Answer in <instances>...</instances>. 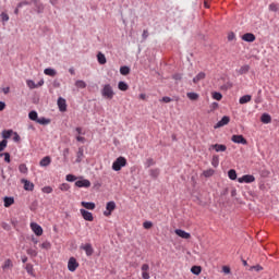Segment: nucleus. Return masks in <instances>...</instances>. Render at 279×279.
Instances as JSON below:
<instances>
[{
    "label": "nucleus",
    "instance_id": "16",
    "mask_svg": "<svg viewBox=\"0 0 279 279\" xmlns=\"http://www.w3.org/2000/svg\"><path fill=\"white\" fill-rule=\"evenodd\" d=\"M22 184H24V191H34V183L26 179L21 180Z\"/></svg>",
    "mask_w": 279,
    "mask_h": 279
},
{
    "label": "nucleus",
    "instance_id": "13",
    "mask_svg": "<svg viewBox=\"0 0 279 279\" xmlns=\"http://www.w3.org/2000/svg\"><path fill=\"white\" fill-rule=\"evenodd\" d=\"M81 250H84V252L86 253V256H90L92 254L95 253V250L93 248V244L90 243L82 245Z\"/></svg>",
    "mask_w": 279,
    "mask_h": 279
},
{
    "label": "nucleus",
    "instance_id": "61",
    "mask_svg": "<svg viewBox=\"0 0 279 279\" xmlns=\"http://www.w3.org/2000/svg\"><path fill=\"white\" fill-rule=\"evenodd\" d=\"M149 36V32H147V31H144L143 32V35H142V37L144 38V40H146V38Z\"/></svg>",
    "mask_w": 279,
    "mask_h": 279
},
{
    "label": "nucleus",
    "instance_id": "53",
    "mask_svg": "<svg viewBox=\"0 0 279 279\" xmlns=\"http://www.w3.org/2000/svg\"><path fill=\"white\" fill-rule=\"evenodd\" d=\"M160 101H163V104H171V101H173V99H171V97H169V96H165L160 99Z\"/></svg>",
    "mask_w": 279,
    "mask_h": 279
},
{
    "label": "nucleus",
    "instance_id": "5",
    "mask_svg": "<svg viewBox=\"0 0 279 279\" xmlns=\"http://www.w3.org/2000/svg\"><path fill=\"white\" fill-rule=\"evenodd\" d=\"M228 149V146L223 145V144H211L208 147V151H217L219 154V151H226Z\"/></svg>",
    "mask_w": 279,
    "mask_h": 279
},
{
    "label": "nucleus",
    "instance_id": "3",
    "mask_svg": "<svg viewBox=\"0 0 279 279\" xmlns=\"http://www.w3.org/2000/svg\"><path fill=\"white\" fill-rule=\"evenodd\" d=\"M240 184H252V182H256V178L252 174H244L242 178L238 179Z\"/></svg>",
    "mask_w": 279,
    "mask_h": 279
},
{
    "label": "nucleus",
    "instance_id": "23",
    "mask_svg": "<svg viewBox=\"0 0 279 279\" xmlns=\"http://www.w3.org/2000/svg\"><path fill=\"white\" fill-rule=\"evenodd\" d=\"M44 73L45 75H49L50 77H56V75L58 74V72H56V70L51 68L45 69Z\"/></svg>",
    "mask_w": 279,
    "mask_h": 279
},
{
    "label": "nucleus",
    "instance_id": "56",
    "mask_svg": "<svg viewBox=\"0 0 279 279\" xmlns=\"http://www.w3.org/2000/svg\"><path fill=\"white\" fill-rule=\"evenodd\" d=\"M252 269H255V271H263V268L260 265L253 266V267H251V271H252Z\"/></svg>",
    "mask_w": 279,
    "mask_h": 279
},
{
    "label": "nucleus",
    "instance_id": "25",
    "mask_svg": "<svg viewBox=\"0 0 279 279\" xmlns=\"http://www.w3.org/2000/svg\"><path fill=\"white\" fill-rule=\"evenodd\" d=\"M186 97L190 98L191 101H197V99H199V94L190 92L186 94Z\"/></svg>",
    "mask_w": 279,
    "mask_h": 279
},
{
    "label": "nucleus",
    "instance_id": "39",
    "mask_svg": "<svg viewBox=\"0 0 279 279\" xmlns=\"http://www.w3.org/2000/svg\"><path fill=\"white\" fill-rule=\"evenodd\" d=\"M121 75H130V68L124 65L120 68Z\"/></svg>",
    "mask_w": 279,
    "mask_h": 279
},
{
    "label": "nucleus",
    "instance_id": "44",
    "mask_svg": "<svg viewBox=\"0 0 279 279\" xmlns=\"http://www.w3.org/2000/svg\"><path fill=\"white\" fill-rule=\"evenodd\" d=\"M268 8H269L270 12H278V10H279L278 3H270Z\"/></svg>",
    "mask_w": 279,
    "mask_h": 279
},
{
    "label": "nucleus",
    "instance_id": "1",
    "mask_svg": "<svg viewBox=\"0 0 279 279\" xmlns=\"http://www.w3.org/2000/svg\"><path fill=\"white\" fill-rule=\"evenodd\" d=\"M100 93L104 99H114V89L110 84H105Z\"/></svg>",
    "mask_w": 279,
    "mask_h": 279
},
{
    "label": "nucleus",
    "instance_id": "40",
    "mask_svg": "<svg viewBox=\"0 0 279 279\" xmlns=\"http://www.w3.org/2000/svg\"><path fill=\"white\" fill-rule=\"evenodd\" d=\"M19 171H20V173L27 174V171H28L27 165L21 163V165L19 166Z\"/></svg>",
    "mask_w": 279,
    "mask_h": 279
},
{
    "label": "nucleus",
    "instance_id": "33",
    "mask_svg": "<svg viewBox=\"0 0 279 279\" xmlns=\"http://www.w3.org/2000/svg\"><path fill=\"white\" fill-rule=\"evenodd\" d=\"M211 165L217 169L219 167V155H214L211 158Z\"/></svg>",
    "mask_w": 279,
    "mask_h": 279
},
{
    "label": "nucleus",
    "instance_id": "20",
    "mask_svg": "<svg viewBox=\"0 0 279 279\" xmlns=\"http://www.w3.org/2000/svg\"><path fill=\"white\" fill-rule=\"evenodd\" d=\"M206 78V73L204 72H199L194 78H193V83L197 84L199 82H202V80Z\"/></svg>",
    "mask_w": 279,
    "mask_h": 279
},
{
    "label": "nucleus",
    "instance_id": "49",
    "mask_svg": "<svg viewBox=\"0 0 279 279\" xmlns=\"http://www.w3.org/2000/svg\"><path fill=\"white\" fill-rule=\"evenodd\" d=\"M5 147H8V140H2L0 142V151H3V149H5Z\"/></svg>",
    "mask_w": 279,
    "mask_h": 279
},
{
    "label": "nucleus",
    "instance_id": "8",
    "mask_svg": "<svg viewBox=\"0 0 279 279\" xmlns=\"http://www.w3.org/2000/svg\"><path fill=\"white\" fill-rule=\"evenodd\" d=\"M31 229L36 234V236H43V227L36 222L31 223Z\"/></svg>",
    "mask_w": 279,
    "mask_h": 279
},
{
    "label": "nucleus",
    "instance_id": "18",
    "mask_svg": "<svg viewBox=\"0 0 279 279\" xmlns=\"http://www.w3.org/2000/svg\"><path fill=\"white\" fill-rule=\"evenodd\" d=\"M40 167H49L51 165V157L46 156L44 157L40 162H39Z\"/></svg>",
    "mask_w": 279,
    "mask_h": 279
},
{
    "label": "nucleus",
    "instance_id": "48",
    "mask_svg": "<svg viewBox=\"0 0 279 279\" xmlns=\"http://www.w3.org/2000/svg\"><path fill=\"white\" fill-rule=\"evenodd\" d=\"M60 191H69V189H71V185H69V183H62L60 186H59Z\"/></svg>",
    "mask_w": 279,
    "mask_h": 279
},
{
    "label": "nucleus",
    "instance_id": "46",
    "mask_svg": "<svg viewBox=\"0 0 279 279\" xmlns=\"http://www.w3.org/2000/svg\"><path fill=\"white\" fill-rule=\"evenodd\" d=\"M0 16H1L2 23H8V21H10V15H8V13L5 12H2Z\"/></svg>",
    "mask_w": 279,
    "mask_h": 279
},
{
    "label": "nucleus",
    "instance_id": "21",
    "mask_svg": "<svg viewBox=\"0 0 279 279\" xmlns=\"http://www.w3.org/2000/svg\"><path fill=\"white\" fill-rule=\"evenodd\" d=\"M3 202H4V208H10V206H12L14 204V197L5 196L3 198Z\"/></svg>",
    "mask_w": 279,
    "mask_h": 279
},
{
    "label": "nucleus",
    "instance_id": "41",
    "mask_svg": "<svg viewBox=\"0 0 279 279\" xmlns=\"http://www.w3.org/2000/svg\"><path fill=\"white\" fill-rule=\"evenodd\" d=\"M228 175L230 180H236V170L234 169L229 170Z\"/></svg>",
    "mask_w": 279,
    "mask_h": 279
},
{
    "label": "nucleus",
    "instance_id": "45",
    "mask_svg": "<svg viewBox=\"0 0 279 279\" xmlns=\"http://www.w3.org/2000/svg\"><path fill=\"white\" fill-rule=\"evenodd\" d=\"M222 98L223 96L221 95V93L215 92L213 94V99H216V101H221Z\"/></svg>",
    "mask_w": 279,
    "mask_h": 279
},
{
    "label": "nucleus",
    "instance_id": "34",
    "mask_svg": "<svg viewBox=\"0 0 279 279\" xmlns=\"http://www.w3.org/2000/svg\"><path fill=\"white\" fill-rule=\"evenodd\" d=\"M28 119H31V121H38V112H36V111H31L29 113H28Z\"/></svg>",
    "mask_w": 279,
    "mask_h": 279
},
{
    "label": "nucleus",
    "instance_id": "37",
    "mask_svg": "<svg viewBox=\"0 0 279 279\" xmlns=\"http://www.w3.org/2000/svg\"><path fill=\"white\" fill-rule=\"evenodd\" d=\"M203 175H204L205 178H213V175H215V170H214V169L205 170V171L203 172Z\"/></svg>",
    "mask_w": 279,
    "mask_h": 279
},
{
    "label": "nucleus",
    "instance_id": "4",
    "mask_svg": "<svg viewBox=\"0 0 279 279\" xmlns=\"http://www.w3.org/2000/svg\"><path fill=\"white\" fill-rule=\"evenodd\" d=\"M117 203L114 201L108 202L106 205V211H104L105 217H110L112 215V211L116 210Z\"/></svg>",
    "mask_w": 279,
    "mask_h": 279
},
{
    "label": "nucleus",
    "instance_id": "63",
    "mask_svg": "<svg viewBox=\"0 0 279 279\" xmlns=\"http://www.w3.org/2000/svg\"><path fill=\"white\" fill-rule=\"evenodd\" d=\"M76 141H78V143H84L86 140L82 136H76Z\"/></svg>",
    "mask_w": 279,
    "mask_h": 279
},
{
    "label": "nucleus",
    "instance_id": "10",
    "mask_svg": "<svg viewBox=\"0 0 279 279\" xmlns=\"http://www.w3.org/2000/svg\"><path fill=\"white\" fill-rule=\"evenodd\" d=\"M80 213H81L83 219H85V221H94L95 217H93V213H90L86 209H80Z\"/></svg>",
    "mask_w": 279,
    "mask_h": 279
},
{
    "label": "nucleus",
    "instance_id": "38",
    "mask_svg": "<svg viewBox=\"0 0 279 279\" xmlns=\"http://www.w3.org/2000/svg\"><path fill=\"white\" fill-rule=\"evenodd\" d=\"M26 85L28 86V88H31L32 90H34V88H38V85H36V83L33 80H27L26 81Z\"/></svg>",
    "mask_w": 279,
    "mask_h": 279
},
{
    "label": "nucleus",
    "instance_id": "7",
    "mask_svg": "<svg viewBox=\"0 0 279 279\" xmlns=\"http://www.w3.org/2000/svg\"><path fill=\"white\" fill-rule=\"evenodd\" d=\"M231 141L238 145H247V140L243 135H232Z\"/></svg>",
    "mask_w": 279,
    "mask_h": 279
},
{
    "label": "nucleus",
    "instance_id": "15",
    "mask_svg": "<svg viewBox=\"0 0 279 279\" xmlns=\"http://www.w3.org/2000/svg\"><path fill=\"white\" fill-rule=\"evenodd\" d=\"M142 278L143 279H149V265L148 264H143L142 265Z\"/></svg>",
    "mask_w": 279,
    "mask_h": 279
},
{
    "label": "nucleus",
    "instance_id": "62",
    "mask_svg": "<svg viewBox=\"0 0 279 279\" xmlns=\"http://www.w3.org/2000/svg\"><path fill=\"white\" fill-rule=\"evenodd\" d=\"M222 270L225 274H230V267L228 266H223Z\"/></svg>",
    "mask_w": 279,
    "mask_h": 279
},
{
    "label": "nucleus",
    "instance_id": "28",
    "mask_svg": "<svg viewBox=\"0 0 279 279\" xmlns=\"http://www.w3.org/2000/svg\"><path fill=\"white\" fill-rule=\"evenodd\" d=\"M3 271H8V269H12V259H5L4 264L2 265Z\"/></svg>",
    "mask_w": 279,
    "mask_h": 279
},
{
    "label": "nucleus",
    "instance_id": "26",
    "mask_svg": "<svg viewBox=\"0 0 279 279\" xmlns=\"http://www.w3.org/2000/svg\"><path fill=\"white\" fill-rule=\"evenodd\" d=\"M260 121L262 123H271V116H269V113H264L260 117Z\"/></svg>",
    "mask_w": 279,
    "mask_h": 279
},
{
    "label": "nucleus",
    "instance_id": "43",
    "mask_svg": "<svg viewBox=\"0 0 279 279\" xmlns=\"http://www.w3.org/2000/svg\"><path fill=\"white\" fill-rule=\"evenodd\" d=\"M26 271H27V274H29V276H35L34 275V265L27 264L26 265Z\"/></svg>",
    "mask_w": 279,
    "mask_h": 279
},
{
    "label": "nucleus",
    "instance_id": "22",
    "mask_svg": "<svg viewBox=\"0 0 279 279\" xmlns=\"http://www.w3.org/2000/svg\"><path fill=\"white\" fill-rule=\"evenodd\" d=\"M250 73V65L245 64V65H242L239 70H238V74L239 75H245Z\"/></svg>",
    "mask_w": 279,
    "mask_h": 279
},
{
    "label": "nucleus",
    "instance_id": "2",
    "mask_svg": "<svg viewBox=\"0 0 279 279\" xmlns=\"http://www.w3.org/2000/svg\"><path fill=\"white\" fill-rule=\"evenodd\" d=\"M123 167H128V159L125 157H118L112 163L113 171H121Z\"/></svg>",
    "mask_w": 279,
    "mask_h": 279
},
{
    "label": "nucleus",
    "instance_id": "51",
    "mask_svg": "<svg viewBox=\"0 0 279 279\" xmlns=\"http://www.w3.org/2000/svg\"><path fill=\"white\" fill-rule=\"evenodd\" d=\"M43 193H46L49 195V193H53V187L51 186H45L41 189Z\"/></svg>",
    "mask_w": 279,
    "mask_h": 279
},
{
    "label": "nucleus",
    "instance_id": "42",
    "mask_svg": "<svg viewBox=\"0 0 279 279\" xmlns=\"http://www.w3.org/2000/svg\"><path fill=\"white\" fill-rule=\"evenodd\" d=\"M76 88H86V82L78 80L75 82Z\"/></svg>",
    "mask_w": 279,
    "mask_h": 279
},
{
    "label": "nucleus",
    "instance_id": "64",
    "mask_svg": "<svg viewBox=\"0 0 279 279\" xmlns=\"http://www.w3.org/2000/svg\"><path fill=\"white\" fill-rule=\"evenodd\" d=\"M69 73H70L71 75H75V69L70 68V69H69Z\"/></svg>",
    "mask_w": 279,
    "mask_h": 279
},
{
    "label": "nucleus",
    "instance_id": "60",
    "mask_svg": "<svg viewBox=\"0 0 279 279\" xmlns=\"http://www.w3.org/2000/svg\"><path fill=\"white\" fill-rule=\"evenodd\" d=\"M2 110H5V102L0 101V112H2Z\"/></svg>",
    "mask_w": 279,
    "mask_h": 279
},
{
    "label": "nucleus",
    "instance_id": "14",
    "mask_svg": "<svg viewBox=\"0 0 279 279\" xmlns=\"http://www.w3.org/2000/svg\"><path fill=\"white\" fill-rule=\"evenodd\" d=\"M60 112H66V99L60 97L57 101Z\"/></svg>",
    "mask_w": 279,
    "mask_h": 279
},
{
    "label": "nucleus",
    "instance_id": "58",
    "mask_svg": "<svg viewBox=\"0 0 279 279\" xmlns=\"http://www.w3.org/2000/svg\"><path fill=\"white\" fill-rule=\"evenodd\" d=\"M27 254H31V256H38V252H36L34 250H28Z\"/></svg>",
    "mask_w": 279,
    "mask_h": 279
},
{
    "label": "nucleus",
    "instance_id": "27",
    "mask_svg": "<svg viewBox=\"0 0 279 279\" xmlns=\"http://www.w3.org/2000/svg\"><path fill=\"white\" fill-rule=\"evenodd\" d=\"M118 88H119V90L125 92V90H128L130 88V85H128V83H125L123 81H120L118 83Z\"/></svg>",
    "mask_w": 279,
    "mask_h": 279
},
{
    "label": "nucleus",
    "instance_id": "32",
    "mask_svg": "<svg viewBox=\"0 0 279 279\" xmlns=\"http://www.w3.org/2000/svg\"><path fill=\"white\" fill-rule=\"evenodd\" d=\"M191 271L194 274V276H199V274H202V266H193Z\"/></svg>",
    "mask_w": 279,
    "mask_h": 279
},
{
    "label": "nucleus",
    "instance_id": "17",
    "mask_svg": "<svg viewBox=\"0 0 279 279\" xmlns=\"http://www.w3.org/2000/svg\"><path fill=\"white\" fill-rule=\"evenodd\" d=\"M242 40L245 43H254V40H256V36L252 33H246L242 36Z\"/></svg>",
    "mask_w": 279,
    "mask_h": 279
},
{
    "label": "nucleus",
    "instance_id": "11",
    "mask_svg": "<svg viewBox=\"0 0 279 279\" xmlns=\"http://www.w3.org/2000/svg\"><path fill=\"white\" fill-rule=\"evenodd\" d=\"M228 123H230V117L225 116V117H222V119L220 121H218L216 123V125L214 128H215V130H217L219 128H223V125H228Z\"/></svg>",
    "mask_w": 279,
    "mask_h": 279
},
{
    "label": "nucleus",
    "instance_id": "12",
    "mask_svg": "<svg viewBox=\"0 0 279 279\" xmlns=\"http://www.w3.org/2000/svg\"><path fill=\"white\" fill-rule=\"evenodd\" d=\"M174 234H177V236H180L181 239H191V233L182 230V229H177L174 230Z\"/></svg>",
    "mask_w": 279,
    "mask_h": 279
},
{
    "label": "nucleus",
    "instance_id": "35",
    "mask_svg": "<svg viewBox=\"0 0 279 279\" xmlns=\"http://www.w3.org/2000/svg\"><path fill=\"white\" fill-rule=\"evenodd\" d=\"M76 156V162H82V158H84V148H78Z\"/></svg>",
    "mask_w": 279,
    "mask_h": 279
},
{
    "label": "nucleus",
    "instance_id": "55",
    "mask_svg": "<svg viewBox=\"0 0 279 279\" xmlns=\"http://www.w3.org/2000/svg\"><path fill=\"white\" fill-rule=\"evenodd\" d=\"M0 156H4V161L10 162V153H3V154H0Z\"/></svg>",
    "mask_w": 279,
    "mask_h": 279
},
{
    "label": "nucleus",
    "instance_id": "29",
    "mask_svg": "<svg viewBox=\"0 0 279 279\" xmlns=\"http://www.w3.org/2000/svg\"><path fill=\"white\" fill-rule=\"evenodd\" d=\"M37 123H39V125H49V123H51V120L47 118H37Z\"/></svg>",
    "mask_w": 279,
    "mask_h": 279
},
{
    "label": "nucleus",
    "instance_id": "47",
    "mask_svg": "<svg viewBox=\"0 0 279 279\" xmlns=\"http://www.w3.org/2000/svg\"><path fill=\"white\" fill-rule=\"evenodd\" d=\"M40 247H41L43 250H51V243L48 242V241L43 242L41 245H40Z\"/></svg>",
    "mask_w": 279,
    "mask_h": 279
},
{
    "label": "nucleus",
    "instance_id": "57",
    "mask_svg": "<svg viewBox=\"0 0 279 279\" xmlns=\"http://www.w3.org/2000/svg\"><path fill=\"white\" fill-rule=\"evenodd\" d=\"M13 134H14L13 141H14L15 143H19V141H21V136L19 135V133H13Z\"/></svg>",
    "mask_w": 279,
    "mask_h": 279
},
{
    "label": "nucleus",
    "instance_id": "24",
    "mask_svg": "<svg viewBox=\"0 0 279 279\" xmlns=\"http://www.w3.org/2000/svg\"><path fill=\"white\" fill-rule=\"evenodd\" d=\"M250 101H252V95H244L240 98L239 102L241 105L243 104H250Z\"/></svg>",
    "mask_w": 279,
    "mask_h": 279
},
{
    "label": "nucleus",
    "instance_id": "30",
    "mask_svg": "<svg viewBox=\"0 0 279 279\" xmlns=\"http://www.w3.org/2000/svg\"><path fill=\"white\" fill-rule=\"evenodd\" d=\"M149 175H150V178H158V175H160V169H158V168L150 169Z\"/></svg>",
    "mask_w": 279,
    "mask_h": 279
},
{
    "label": "nucleus",
    "instance_id": "31",
    "mask_svg": "<svg viewBox=\"0 0 279 279\" xmlns=\"http://www.w3.org/2000/svg\"><path fill=\"white\" fill-rule=\"evenodd\" d=\"M97 60L100 64H106L107 60H106V54L98 52L97 54Z\"/></svg>",
    "mask_w": 279,
    "mask_h": 279
},
{
    "label": "nucleus",
    "instance_id": "9",
    "mask_svg": "<svg viewBox=\"0 0 279 279\" xmlns=\"http://www.w3.org/2000/svg\"><path fill=\"white\" fill-rule=\"evenodd\" d=\"M75 186H77L78 189H90V181L87 179L76 181Z\"/></svg>",
    "mask_w": 279,
    "mask_h": 279
},
{
    "label": "nucleus",
    "instance_id": "36",
    "mask_svg": "<svg viewBox=\"0 0 279 279\" xmlns=\"http://www.w3.org/2000/svg\"><path fill=\"white\" fill-rule=\"evenodd\" d=\"M12 134H14V131H12V130H4L3 132H2V138H10V136H12Z\"/></svg>",
    "mask_w": 279,
    "mask_h": 279
},
{
    "label": "nucleus",
    "instance_id": "54",
    "mask_svg": "<svg viewBox=\"0 0 279 279\" xmlns=\"http://www.w3.org/2000/svg\"><path fill=\"white\" fill-rule=\"evenodd\" d=\"M153 165H156V161H154V159H151V158H148L147 160H146V167H153Z\"/></svg>",
    "mask_w": 279,
    "mask_h": 279
},
{
    "label": "nucleus",
    "instance_id": "6",
    "mask_svg": "<svg viewBox=\"0 0 279 279\" xmlns=\"http://www.w3.org/2000/svg\"><path fill=\"white\" fill-rule=\"evenodd\" d=\"M77 267H80V263H77V259H75V257H70L68 262L69 271H76Z\"/></svg>",
    "mask_w": 279,
    "mask_h": 279
},
{
    "label": "nucleus",
    "instance_id": "19",
    "mask_svg": "<svg viewBox=\"0 0 279 279\" xmlns=\"http://www.w3.org/2000/svg\"><path fill=\"white\" fill-rule=\"evenodd\" d=\"M81 205L83 206V208H86V210H95V203L82 202Z\"/></svg>",
    "mask_w": 279,
    "mask_h": 279
},
{
    "label": "nucleus",
    "instance_id": "50",
    "mask_svg": "<svg viewBox=\"0 0 279 279\" xmlns=\"http://www.w3.org/2000/svg\"><path fill=\"white\" fill-rule=\"evenodd\" d=\"M153 226H154V223H153L151 221H145V222L143 223V228H145V230L151 229Z\"/></svg>",
    "mask_w": 279,
    "mask_h": 279
},
{
    "label": "nucleus",
    "instance_id": "59",
    "mask_svg": "<svg viewBox=\"0 0 279 279\" xmlns=\"http://www.w3.org/2000/svg\"><path fill=\"white\" fill-rule=\"evenodd\" d=\"M234 38H235L234 33H229L228 40H234Z\"/></svg>",
    "mask_w": 279,
    "mask_h": 279
},
{
    "label": "nucleus",
    "instance_id": "52",
    "mask_svg": "<svg viewBox=\"0 0 279 279\" xmlns=\"http://www.w3.org/2000/svg\"><path fill=\"white\" fill-rule=\"evenodd\" d=\"M65 180H66L68 182H75V180H77V177H75V175H73V174H68V175L65 177Z\"/></svg>",
    "mask_w": 279,
    "mask_h": 279
}]
</instances>
